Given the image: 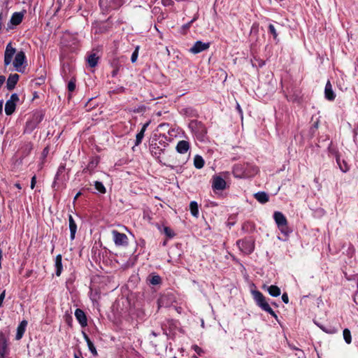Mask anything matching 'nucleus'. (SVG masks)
<instances>
[{
	"mask_svg": "<svg viewBox=\"0 0 358 358\" xmlns=\"http://www.w3.org/2000/svg\"><path fill=\"white\" fill-rule=\"evenodd\" d=\"M252 294L256 304L263 310L269 313L271 316L278 318L275 313L270 307L268 303L266 301L265 296L258 290L252 291Z\"/></svg>",
	"mask_w": 358,
	"mask_h": 358,
	"instance_id": "nucleus-1",
	"label": "nucleus"
},
{
	"mask_svg": "<svg viewBox=\"0 0 358 358\" xmlns=\"http://www.w3.org/2000/svg\"><path fill=\"white\" fill-rule=\"evenodd\" d=\"M62 257L61 255H57L55 257V274L57 276H59L62 273L63 266H62Z\"/></svg>",
	"mask_w": 358,
	"mask_h": 358,
	"instance_id": "nucleus-21",
	"label": "nucleus"
},
{
	"mask_svg": "<svg viewBox=\"0 0 358 358\" xmlns=\"http://www.w3.org/2000/svg\"><path fill=\"white\" fill-rule=\"evenodd\" d=\"M164 233L169 237V238H172L174 236V233L173 232V231L168 227H164Z\"/></svg>",
	"mask_w": 358,
	"mask_h": 358,
	"instance_id": "nucleus-38",
	"label": "nucleus"
},
{
	"mask_svg": "<svg viewBox=\"0 0 358 358\" xmlns=\"http://www.w3.org/2000/svg\"><path fill=\"white\" fill-rule=\"evenodd\" d=\"M343 338L346 343L350 344L352 342V337L350 331L348 329H345L343 332Z\"/></svg>",
	"mask_w": 358,
	"mask_h": 358,
	"instance_id": "nucleus-33",
	"label": "nucleus"
},
{
	"mask_svg": "<svg viewBox=\"0 0 358 358\" xmlns=\"http://www.w3.org/2000/svg\"><path fill=\"white\" fill-rule=\"evenodd\" d=\"M80 195H81V192H78L73 199V201L75 202Z\"/></svg>",
	"mask_w": 358,
	"mask_h": 358,
	"instance_id": "nucleus-51",
	"label": "nucleus"
},
{
	"mask_svg": "<svg viewBox=\"0 0 358 358\" xmlns=\"http://www.w3.org/2000/svg\"><path fill=\"white\" fill-rule=\"evenodd\" d=\"M99 159L97 158H93L90 160V162H89L87 166L83 170L84 172H87L89 171V173L90 174L92 173V172L94 171V169L97 166L98 164H99Z\"/></svg>",
	"mask_w": 358,
	"mask_h": 358,
	"instance_id": "nucleus-25",
	"label": "nucleus"
},
{
	"mask_svg": "<svg viewBox=\"0 0 358 358\" xmlns=\"http://www.w3.org/2000/svg\"><path fill=\"white\" fill-rule=\"evenodd\" d=\"M152 334L154 336H157V334L155 331H152Z\"/></svg>",
	"mask_w": 358,
	"mask_h": 358,
	"instance_id": "nucleus-54",
	"label": "nucleus"
},
{
	"mask_svg": "<svg viewBox=\"0 0 358 358\" xmlns=\"http://www.w3.org/2000/svg\"><path fill=\"white\" fill-rule=\"evenodd\" d=\"M236 109L238 111V113H240V115H241V117H243V111H242L241 108L238 103H237V105H236Z\"/></svg>",
	"mask_w": 358,
	"mask_h": 358,
	"instance_id": "nucleus-48",
	"label": "nucleus"
},
{
	"mask_svg": "<svg viewBox=\"0 0 358 358\" xmlns=\"http://www.w3.org/2000/svg\"><path fill=\"white\" fill-rule=\"evenodd\" d=\"M23 17L24 14L22 13L15 12L12 15L10 22L13 25H18L22 22Z\"/></svg>",
	"mask_w": 358,
	"mask_h": 358,
	"instance_id": "nucleus-22",
	"label": "nucleus"
},
{
	"mask_svg": "<svg viewBox=\"0 0 358 358\" xmlns=\"http://www.w3.org/2000/svg\"><path fill=\"white\" fill-rule=\"evenodd\" d=\"M149 124H150V122L145 123L143 125L141 131L136 134L135 145H138L139 144H141L142 139L144 137V133H145V130L147 129Z\"/></svg>",
	"mask_w": 358,
	"mask_h": 358,
	"instance_id": "nucleus-23",
	"label": "nucleus"
},
{
	"mask_svg": "<svg viewBox=\"0 0 358 358\" xmlns=\"http://www.w3.org/2000/svg\"><path fill=\"white\" fill-rule=\"evenodd\" d=\"M139 48L140 47L137 45L131 55V61L132 63H135L138 59Z\"/></svg>",
	"mask_w": 358,
	"mask_h": 358,
	"instance_id": "nucleus-36",
	"label": "nucleus"
},
{
	"mask_svg": "<svg viewBox=\"0 0 358 358\" xmlns=\"http://www.w3.org/2000/svg\"><path fill=\"white\" fill-rule=\"evenodd\" d=\"M196 17H194L190 22L182 26L183 29H187L190 27L191 24L196 20Z\"/></svg>",
	"mask_w": 358,
	"mask_h": 358,
	"instance_id": "nucleus-42",
	"label": "nucleus"
},
{
	"mask_svg": "<svg viewBox=\"0 0 358 358\" xmlns=\"http://www.w3.org/2000/svg\"><path fill=\"white\" fill-rule=\"evenodd\" d=\"M212 187L215 190H223L226 188V182L220 176H214L213 178Z\"/></svg>",
	"mask_w": 358,
	"mask_h": 358,
	"instance_id": "nucleus-11",
	"label": "nucleus"
},
{
	"mask_svg": "<svg viewBox=\"0 0 358 358\" xmlns=\"http://www.w3.org/2000/svg\"><path fill=\"white\" fill-rule=\"evenodd\" d=\"M282 300L285 303H288L289 302V297L287 293H284L282 295Z\"/></svg>",
	"mask_w": 358,
	"mask_h": 358,
	"instance_id": "nucleus-45",
	"label": "nucleus"
},
{
	"mask_svg": "<svg viewBox=\"0 0 358 358\" xmlns=\"http://www.w3.org/2000/svg\"><path fill=\"white\" fill-rule=\"evenodd\" d=\"M6 349V345L3 343L2 345H0V355L1 356H3V354L5 352Z\"/></svg>",
	"mask_w": 358,
	"mask_h": 358,
	"instance_id": "nucleus-46",
	"label": "nucleus"
},
{
	"mask_svg": "<svg viewBox=\"0 0 358 358\" xmlns=\"http://www.w3.org/2000/svg\"><path fill=\"white\" fill-rule=\"evenodd\" d=\"M358 134V125L357 128L355 129V135H357Z\"/></svg>",
	"mask_w": 358,
	"mask_h": 358,
	"instance_id": "nucleus-52",
	"label": "nucleus"
},
{
	"mask_svg": "<svg viewBox=\"0 0 358 358\" xmlns=\"http://www.w3.org/2000/svg\"><path fill=\"white\" fill-rule=\"evenodd\" d=\"M75 317L82 327L87 325V317L83 310L77 308L75 311Z\"/></svg>",
	"mask_w": 358,
	"mask_h": 358,
	"instance_id": "nucleus-12",
	"label": "nucleus"
},
{
	"mask_svg": "<svg viewBox=\"0 0 358 358\" xmlns=\"http://www.w3.org/2000/svg\"><path fill=\"white\" fill-rule=\"evenodd\" d=\"M19 101V97L17 94H11L10 99L6 102L5 113L7 115H12L16 108V103Z\"/></svg>",
	"mask_w": 358,
	"mask_h": 358,
	"instance_id": "nucleus-7",
	"label": "nucleus"
},
{
	"mask_svg": "<svg viewBox=\"0 0 358 358\" xmlns=\"http://www.w3.org/2000/svg\"><path fill=\"white\" fill-rule=\"evenodd\" d=\"M19 80V75L17 73L10 74L7 80V88L8 90H12L15 88Z\"/></svg>",
	"mask_w": 358,
	"mask_h": 358,
	"instance_id": "nucleus-16",
	"label": "nucleus"
},
{
	"mask_svg": "<svg viewBox=\"0 0 358 358\" xmlns=\"http://www.w3.org/2000/svg\"><path fill=\"white\" fill-rule=\"evenodd\" d=\"M264 288L266 289L269 294L273 297L280 295V289L276 285L264 286Z\"/></svg>",
	"mask_w": 358,
	"mask_h": 358,
	"instance_id": "nucleus-24",
	"label": "nucleus"
},
{
	"mask_svg": "<svg viewBox=\"0 0 358 358\" xmlns=\"http://www.w3.org/2000/svg\"><path fill=\"white\" fill-rule=\"evenodd\" d=\"M87 344L89 350L91 352V353L94 355H97V352H96V350L93 343L91 341V342H88V343H87Z\"/></svg>",
	"mask_w": 358,
	"mask_h": 358,
	"instance_id": "nucleus-39",
	"label": "nucleus"
},
{
	"mask_svg": "<svg viewBox=\"0 0 358 358\" xmlns=\"http://www.w3.org/2000/svg\"><path fill=\"white\" fill-rule=\"evenodd\" d=\"M259 66H262L263 65H264V62H262H262L259 63Z\"/></svg>",
	"mask_w": 358,
	"mask_h": 358,
	"instance_id": "nucleus-53",
	"label": "nucleus"
},
{
	"mask_svg": "<svg viewBox=\"0 0 358 358\" xmlns=\"http://www.w3.org/2000/svg\"><path fill=\"white\" fill-rule=\"evenodd\" d=\"M279 230L281 231V233L284 235L285 238H287L289 234L291 233V230L289 229V227L287 226V223L285 224H282L280 226H278Z\"/></svg>",
	"mask_w": 358,
	"mask_h": 358,
	"instance_id": "nucleus-32",
	"label": "nucleus"
},
{
	"mask_svg": "<svg viewBox=\"0 0 358 358\" xmlns=\"http://www.w3.org/2000/svg\"><path fill=\"white\" fill-rule=\"evenodd\" d=\"M273 219L277 226H280L287 223V220L285 216L281 212L279 211H275L273 213Z\"/></svg>",
	"mask_w": 358,
	"mask_h": 358,
	"instance_id": "nucleus-19",
	"label": "nucleus"
},
{
	"mask_svg": "<svg viewBox=\"0 0 358 358\" xmlns=\"http://www.w3.org/2000/svg\"><path fill=\"white\" fill-rule=\"evenodd\" d=\"M255 198L261 203H265L268 201V196L264 192H259L255 194Z\"/></svg>",
	"mask_w": 358,
	"mask_h": 358,
	"instance_id": "nucleus-26",
	"label": "nucleus"
},
{
	"mask_svg": "<svg viewBox=\"0 0 358 358\" xmlns=\"http://www.w3.org/2000/svg\"><path fill=\"white\" fill-rule=\"evenodd\" d=\"M95 189L101 194H105L106 192V187L101 182L96 181L94 182Z\"/></svg>",
	"mask_w": 358,
	"mask_h": 358,
	"instance_id": "nucleus-34",
	"label": "nucleus"
},
{
	"mask_svg": "<svg viewBox=\"0 0 358 358\" xmlns=\"http://www.w3.org/2000/svg\"><path fill=\"white\" fill-rule=\"evenodd\" d=\"M189 127L196 138L200 140H203L207 133L205 125L197 120H192L189 124Z\"/></svg>",
	"mask_w": 358,
	"mask_h": 358,
	"instance_id": "nucleus-3",
	"label": "nucleus"
},
{
	"mask_svg": "<svg viewBox=\"0 0 358 358\" xmlns=\"http://www.w3.org/2000/svg\"><path fill=\"white\" fill-rule=\"evenodd\" d=\"M27 326V320H22L18 325L17 328V333L15 336V339L19 341L20 340L26 330V327Z\"/></svg>",
	"mask_w": 358,
	"mask_h": 358,
	"instance_id": "nucleus-18",
	"label": "nucleus"
},
{
	"mask_svg": "<svg viewBox=\"0 0 358 358\" xmlns=\"http://www.w3.org/2000/svg\"><path fill=\"white\" fill-rule=\"evenodd\" d=\"M69 224L71 233L70 238L71 240L73 241L75 238L76 233L77 231V225L71 215H69Z\"/></svg>",
	"mask_w": 358,
	"mask_h": 358,
	"instance_id": "nucleus-20",
	"label": "nucleus"
},
{
	"mask_svg": "<svg viewBox=\"0 0 358 358\" xmlns=\"http://www.w3.org/2000/svg\"><path fill=\"white\" fill-rule=\"evenodd\" d=\"M325 98L329 101H334L336 98V94L332 89V85L329 80L327 81L324 88Z\"/></svg>",
	"mask_w": 358,
	"mask_h": 358,
	"instance_id": "nucleus-14",
	"label": "nucleus"
},
{
	"mask_svg": "<svg viewBox=\"0 0 358 358\" xmlns=\"http://www.w3.org/2000/svg\"><path fill=\"white\" fill-rule=\"evenodd\" d=\"M82 333H83V338H84L85 341H86V343H88V342H91V340L90 339V338L87 335V334L84 331H83Z\"/></svg>",
	"mask_w": 358,
	"mask_h": 358,
	"instance_id": "nucleus-47",
	"label": "nucleus"
},
{
	"mask_svg": "<svg viewBox=\"0 0 358 358\" xmlns=\"http://www.w3.org/2000/svg\"><path fill=\"white\" fill-rule=\"evenodd\" d=\"M194 165L196 169H201L204 166L203 159L199 155H196L194 159Z\"/></svg>",
	"mask_w": 358,
	"mask_h": 358,
	"instance_id": "nucleus-31",
	"label": "nucleus"
},
{
	"mask_svg": "<svg viewBox=\"0 0 358 358\" xmlns=\"http://www.w3.org/2000/svg\"><path fill=\"white\" fill-rule=\"evenodd\" d=\"M173 358H176V357H173Z\"/></svg>",
	"mask_w": 358,
	"mask_h": 358,
	"instance_id": "nucleus-56",
	"label": "nucleus"
},
{
	"mask_svg": "<svg viewBox=\"0 0 358 358\" xmlns=\"http://www.w3.org/2000/svg\"><path fill=\"white\" fill-rule=\"evenodd\" d=\"M239 249L245 254H250L255 248L254 241L250 238L238 240L236 242Z\"/></svg>",
	"mask_w": 358,
	"mask_h": 358,
	"instance_id": "nucleus-4",
	"label": "nucleus"
},
{
	"mask_svg": "<svg viewBox=\"0 0 358 358\" xmlns=\"http://www.w3.org/2000/svg\"><path fill=\"white\" fill-rule=\"evenodd\" d=\"M336 162H337L340 169L343 173H345L349 170V166H348V164L344 160H343L341 162V160L338 156H336Z\"/></svg>",
	"mask_w": 358,
	"mask_h": 358,
	"instance_id": "nucleus-30",
	"label": "nucleus"
},
{
	"mask_svg": "<svg viewBox=\"0 0 358 358\" xmlns=\"http://www.w3.org/2000/svg\"><path fill=\"white\" fill-rule=\"evenodd\" d=\"M36 176H34L32 178H31V188L33 189L34 187H35V185H36Z\"/></svg>",
	"mask_w": 358,
	"mask_h": 358,
	"instance_id": "nucleus-44",
	"label": "nucleus"
},
{
	"mask_svg": "<svg viewBox=\"0 0 358 358\" xmlns=\"http://www.w3.org/2000/svg\"><path fill=\"white\" fill-rule=\"evenodd\" d=\"M3 101L1 100L0 101V115L2 114V111H3Z\"/></svg>",
	"mask_w": 358,
	"mask_h": 358,
	"instance_id": "nucleus-50",
	"label": "nucleus"
},
{
	"mask_svg": "<svg viewBox=\"0 0 358 358\" xmlns=\"http://www.w3.org/2000/svg\"><path fill=\"white\" fill-rule=\"evenodd\" d=\"M210 43L209 42L203 43L201 41H197L189 49V52L193 54H198L209 48Z\"/></svg>",
	"mask_w": 358,
	"mask_h": 358,
	"instance_id": "nucleus-10",
	"label": "nucleus"
},
{
	"mask_svg": "<svg viewBox=\"0 0 358 358\" xmlns=\"http://www.w3.org/2000/svg\"><path fill=\"white\" fill-rule=\"evenodd\" d=\"M166 144L164 142L160 141H152L150 145V150L152 155L157 158L159 159L162 154L164 153L165 150Z\"/></svg>",
	"mask_w": 358,
	"mask_h": 358,
	"instance_id": "nucleus-5",
	"label": "nucleus"
},
{
	"mask_svg": "<svg viewBox=\"0 0 358 358\" xmlns=\"http://www.w3.org/2000/svg\"><path fill=\"white\" fill-rule=\"evenodd\" d=\"M189 210H190L191 214L194 217H197L199 216V208H198V203L196 201H192L190 202Z\"/></svg>",
	"mask_w": 358,
	"mask_h": 358,
	"instance_id": "nucleus-28",
	"label": "nucleus"
},
{
	"mask_svg": "<svg viewBox=\"0 0 358 358\" xmlns=\"http://www.w3.org/2000/svg\"><path fill=\"white\" fill-rule=\"evenodd\" d=\"M278 239H280V240H282V241L285 240V238L283 239V238H281L280 237H278Z\"/></svg>",
	"mask_w": 358,
	"mask_h": 358,
	"instance_id": "nucleus-55",
	"label": "nucleus"
},
{
	"mask_svg": "<svg viewBox=\"0 0 358 358\" xmlns=\"http://www.w3.org/2000/svg\"><path fill=\"white\" fill-rule=\"evenodd\" d=\"M147 280L149 282V283L152 285H157L162 282V278L158 275H154V274L150 275L148 277Z\"/></svg>",
	"mask_w": 358,
	"mask_h": 358,
	"instance_id": "nucleus-27",
	"label": "nucleus"
},
{
	"mask_svg": "<svg viewBox=\"0 0 358 358\" xmlns=\"http://www.w3.org/2000/svg\"><path fill=\"white\" fill-rule=\"evenodd\" d=\"M192 349L195 351V352H196L199 355H201V353H203V350L199 347L198 345H194L192 346Z\"/></svg>",
	"mask_w": 358,
	"mask_h": 358,
	"instance_id": "nucleus-41",
	"label": "nucleus"
},
{
	"mask_svg": "<svg viewBox=\"0 0 358 358\" xmlns=\"http://www.w3.org/2000/svg\"><path fill=\"white\" fill-rule=\"evenodd\" d=\"M244 169L246 173L245 176L247 178L253 177L259 171V168L257 166L248 163L244 164Z\"/></svg>",
	"mask_w": 358,
	"mask_h": 358,
	"instance_id": "nucleus-13",
	"label": "nucleus"
},
{
	"mask_svg": "<svg viewBox=\"0 0 358 358\" xmlns=\"http://www.w3.org/2000/svg\"><path fill=\"white\" fill-rule=\"evenodd\" d=\"M74 358H83L80 352L74 354Z\"/></svg>",
	"mask_w": 358,
	"mask_h": 358,
	"instance_id": "nucleus-49",
	"label": "nucleus"
},
{
	"mask_svg": "<svg viewBox=\"0 0 358 358\" xmlns=\"http://www.w3.org/2000/svg\"><path fill=\"white\" fill-rule=\"evenodd\" d=\"M189 143L188 141L182 140L180 141L176 145V150L180 154H185L189 150Z\"/></svg>",
	"mask_w": 358,
	"mask_h": 358,
	"instance_id": "nucleus-15",
	"label": "nucleus"
},
{
	"mask_svg": "<svg viewBox=\"0 0 358 358\" xmlns=\"http://www.w3.org/2000/svg\"><path fill=\"white\" fill-rule=\"evenodd\" d=\"M67 88H68V90L69 92H72L75 90V89H76V80L75 79H71L69 82Z\"/></svg>",
	"mask_w": 358,
	"mask_h": 358,
	"instance_id": "nucleus-37",
	"label": "nucleus"
},
{
	"mask_svg": "<svg viewBox=\"0 0 358 358\" xmlns=\"http://www.w3.org/2000/svg\"><path fill=\"white\" fill-rule=\"evenodd\" d=\"M5 296H6V291L3 290L1 294H0V307L2 306L3 304V301L5 299Z\"/></svg>",
	"mask_w": 358,
	"mask_h": 358,
	"instance_id": "nucleus-43",
	"label": "nucleus"
},
{
	"mask_svg": "<svg viewBox=\"0 0 358 358\" xmlns=\"http://www.w3.org/2000/svg\"><path fill=\"white\" fill-rule=\"evenodd\" d=\"M233 173L236 178H247L246 176H245V174L246 173H245V171L244 169V164L243 165H241V164L235 165L233 169Z\"/></svg>",
	"mask_w": 358,
	"mask_h": 358,
	"instance_id": "nucleus-17",
	"label": "nucleus"
},
{
	"mask_svg": "<svg viewBox=\"0 0 358 358\" xmlns=\"http://www.w3.org/2000/svg\"><path fill=\"white\" fill-rule=\"evenodd\" d=\"M26 61V56L23 51H20L15 54L13 64L15 70L18 72L22 71V65Z\"/></svg>",
	"mask_w": 358,
	"mask_h": 358,
	"instance_id": "nucleus-8",
	"label": "nucleus"
},
{
	"mask_svg": "<svg viewBox=\"0 0 358 358\" xmlns=\"http://www.w3.org/2000/svg\"><path fill=\"white\" fill-rule=\"evenodd\" d=\"M113 239L117 246H127L129 244L128 238L125 234L120 233L117 230L112 231Z\"/></svg>",
	"mask_w": 358,
	"mask_h": 358,
	"instance_id": "nucleus-6",
	"label": "nucleus"
},
{
	"mask_svg": "<svg viewBox=\"0 0 358 358\" xmlns=\"http://www.w3.org/2000/svg\"><path fill=\"white\" fill-rule=\"evenodd\" d=\"M124 0H99V6L103 14H108L122 6Z\"/></svg>",
	"mask_w": 358,
	"mask_h": 358,
	"instance_id": "nucleus-2",
	"label": "nucleus"
},
{
	"mask_svg": "<svg viewBox=\"0 0 358 358\" xmlns=\"http://www.w3.org/2000/svg\"><path fill=\"white\" fill-rule=\"evenodd\" d=\"M319 327L324 332L327 333V334H334L335 333L337 332V329L335 328V327H325L323 325H318Z\"/></svg>",
	"mask_w": 358,
	"mask_h": 358,
	"instance_id": "nucleus-35",
	"label": "nucleus"
},
{
	"mask_svg": "<svg viewBox=\"0 0 358 358\" xmlns=\"http://www.w3.org/2000/svg\"><path fill=\"white\" fill-rule=\"evenodd\" d=\"M99 57L96 54H91L87 58V63L90 67H94L98 64Z\"/></svg>",
	"mask_w": 358,
	"mask_h": 358,
	"instance_id": "nucleus-29",
	"label": "nucleus"
},
{
	"mask_svg": "<svg viewBox=\"0 0 358 358\" xmlns=\"http://www.w3.org/2000/svg\"><path fill=\"white\" fill-rule=\"evenodd\" d=\"M16 54V49L13 48L11 43L7 44L4 52V66H7L12 63L13 56Z\"/></svg>",
	"mask_w": 358,
	"mask_h": 358,
	"instance_id": "nucleus-9",
	"label": "nucleus"
},
{
	"mask_svg": "<svg viewBox=\"0 0 358 358\" xmlns=\"http://www.w3.org/2000/svg\"><path fill=\"white\" fill-rule=\"evenodd\" d=\"M268 31L273 36V38H276L278 34L274 26L272 24L268 25Z\"/></svg>",
	"mask_w": 358,
	"mask_h": 358,
	"instance_id": "nucleus-40",
	"label": "nucleus"
}]
</instances>
